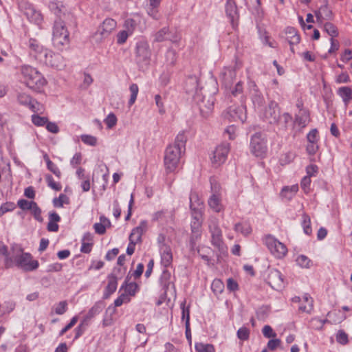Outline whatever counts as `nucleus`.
Masks as SVG:
<instances>
[{
  "label": "nucleus",
  "instance_id": "f257e3e1",
  "mask_svg": "<svg viewBox=\"0 0 352 352\" xmlns=\"http://www.w3.org/2000/svg\"><path fill=\"white\" fill-rule=\"evenodd\" d=\"M21 73L22 75L21 80L32 89L39 91L46 84V80L42 74L31 66H22Z\"/></svg>",
  "mask_w": 352,
  "mask_h": 352
},
{
  "label": "nucleus",
  "instance_id": "f03ea898",
  "mask_svg": "<svg viewBox=\"0 0 352 352\" xmlns=\"http://www.w3.org/2000/svg\"><path fill=\"white\" fill-rule=\"evenodd\" d=\"M151 52L146 41H139L135 47V62L138 67L146 69L150 64Z\"/></svg>",
  "mask_w": 352,
  "mask_h": 352
},
{
  "label": "nucleus",
  "instance_id": "7ed1b4c3",
  "mask_svg": "<svg viewBox=\"0 0 352 352\" xmlns=\"http://www.w3.org/2000/svg\"><path fill=\"white\" fill-rule=\"evenodd\" d=\"M184 151L176 146L169 145L164 154V166L167 171H174L179 164L182 153Z\"/></svg>",
  "mask_w": 352,
  "mask_h": 352
},
{
  "label": "nucleus",
  "instance_id": "20e7f679",
  "mask_svg": "<svg viewBox=\"0 0 352 352\" xmlns=\"http://www.w3.org/2000/svg\"><path fill=\"white\" fill-rule=\"evenodd\" d=\"M52 41L58 48L69 43V32L60 19L54 23Z\"/></svg>",
  "mask_w": 352,
  "mask_h": 352
},
{
  "label": "nucleus",
  "instance_id": "39448f33",
  "mask_svg": "<svg viewBox=\"0 0 352 352\" xmlns=\"http://www.w3.org/2000/svg\"><path fill=\"white\" fill-rule=\"evenodd\" d=\"M223 116L230 122L243 123L247 118L246 109L243 105L230 106L223 112Z\"/></svg>",
  "mask_w": 352,
  "mask_h": 352
},
{
  "label": "nucleus",
  "instance_id": "423d86ee",
  "mask_svg": "<svg viewBox=\"0 0 352 352\" xmlns=\"http://www.w3.org/2000/svg\"><path fill=\"white\" fill-rule=\"evenodd\" d=\"M266 143L267 140L265 136L261 133H256L251 138V152L256 157L264 156L267 152Z\"/></svg>",
  "mask_w": 352,
  "mask_h": 352
},
{
  "label": "nucleus",
  "instance_id": "0eeeda50",
  "mask_svg": "<svg viewBox=\"0 0 352 352\" xmlns=\"http://www.w3.org/2000/svg\"><path fill=\"white\" fill-rule=\"evenodd\" d=\"M117 23L113 19H106L94 35L96 41L100 43L103 39L108 37L116 29Z\"/></svg>",
  "mask_w": 352,
  "mask_h": 352
},
{
  "label": "nucleus",
  "instance_id": "6e6552de",
  "mask_svg": "<svg viewBox=\"0 0 352 352\" xmlns=\"http://www.w3.org/2000/svg\"><path fill=\"white\" fill-rule=\"evenodd\" d=\"M193 100L199 106L200 112L204 117H207L212 112L214 102L210 97L206 99V96H204L201 91L193 95Z\"/></svg>",
  "mask_w": 352,
  "mask_h": 352
},
{
  "label": "nucleus",
  "instance_id": "1a4fd4ad",
  "mask_svg": "<svg viewBox=\"0 0 352 352\" xmlns=\"http://www.w3.org/2000/svg\"><path fill=\"white\" fill-rule=\"evenodd\" d=\"M263 117L271 124H280V110L278 104L275 102H270L265 109Z\"/></svg>",
  "mask_w": 352,
  "mask_h": 352
},
{
  "label": "nucleus",
  "instance_id": "9d476101",
  "mask_svg": "<svg viewBox=\"0 0 352 352\" xmlns=\"http://www.w3.org/2000/svg\"><path fill=\"white\" fill-rule=\"evenodd\" d=\"M193 199H198L197 195L196 194L190 195V207L192 211V221L190 224L191 230H192V232L197 235V234H199V230L201 226V214L200 210L198 208H196L195 207V204L192 202ZM197 201H198L197 205L199 206V200H197Z\"/></svg>",
  "mask_w": 352,
  "mask_h": 352
},
{
  "label": "nucleus",
  "instance_id": "9b49d317",
  "mask_svg": "<svg viewBox=\"0 0 352 352\" xmlns=\"http://www.w3.org/2000/svg\"><path fill=\"white\" fill-rule=\"evenodd\" d=\"M265 241L271 253L276 257L281 258L286 254L287 252L286 246L274 237L267 236Z\"/></svg>",
  "mask_w": 352,
  "mask_h": 352
},
{
  "label": "nucleus",
  "instance_id": "f8f14e48",
  "mask_svg": "<svg viewBox=\"0 0 352 352\" xmlns=\"http://www.w3.org/2000/svg\"><path fill=\"white\" fill-rule=\"evenodd\" d=\"M225 12L226 16L230 19L232 27L236 29L239 25V12L234 0H226Z\"/></svg>",
  "mask_w": 352,
  "mask_h": 352
},
{
  "label": "nucleus",
  "instance_id": "ddd939ff",
  "mask_svg": "<svg viewBox=\"0 0 352 352\" xmlns=\"http://www.w3.org/2000/svg\"><path fill=\"white\" fill-rule=\"evenodd\" d=\"M229 151L230 144L228 143L223 142L219 145L214 151L212 163L216 166L223 163L226 160Z\"/></svg>",
  "mask_w": 352,
  "mask_h": 352
},
{
  "label": "nucleus",
  "instance_id": "4468645a",
  "mask_svg": "<svg viewBox=\"0 0 352 352\" xmlns=\"http://www.w3.org/2000/svg\"><path fill=\"white\" fill-rule=\"evenodd\" d=\"M41 63L57 69H61L65 66L64 58L60 54H55L50 50L47 52L45 59H43Z\"/></svg>",
  "mask_w": 352,
  "mask_h": 352
},
{
  "label": "nucleus",
  "instance_id": "2eb2a0df",
  "mask_svg": "<svg viewBox=\"0 0 352 352\" xmlns=\"http://www.w3.org/2000/svg\"><path fill=\"white\" fill-rule=\"evenodd\" d=\"M32 255L29 253H24L17 258L16 265L25 271H32L38 267L37 261H33Z\"/></svg>",
  "mask_w": 352,
  "mask_h": 352
},
{
  "label": "nucleus",
  "instance_id": "dca6fc26",
  "mask_svg": "<svg viewBox=\"0 0 352 352\" xmlns=\"http://www.w3.org/2000/svg\"><path fill=\"white\" fill-rule=\"evenodd\" d=\"M266 280L272 288L276 290L281 289L284 287L283 278L280 272L277 270H270Z\"/></svg>",
  "mask_w": 352,
  "mask_h": 352
},
{
  "label": "nucleus",
  "instance_id": "f3484780",
  "mask_svg": "<svg viewBox=\"0 0 352 352\" xmlns=\"http://www.w3.org/2000/svg\"><path fill=\"white\" fill-rule=\"evenodd\" d=\"M29 47L31 54L40 62L45 59L47 52H49L47 49H44L39 42L34 38H30L29 40Z\"/></svg>",
  "mask_w": 352,
  "mask_h": 352
},
{
  "label": "nucleus",
  "instance_id": "a211bd4d",
  "mask_svg": "<svg viewBox=\"0 0 352 352\" xmlns=\"http://www.w3.org/2000/svg\"><path fill=\"white\" fill-rule=\"evenodd\" d=\"M236 71L226 68L221 74V80L226 89H231L236 78Z\"/></svg>",
  "mask_w": 352,
  "mask_h": 352
},
{
  "label": "nucleus",
  "instance_id": "6ab92c4d",
  "mask_svg": "<svg viewBox=\"0 0 352 352\" xmlns=\"http://www.w3.org/2000/svg\"><path fill=\"white\" fill-rule=\"evenodd\" d=\"M147 228V224L146 221H142L140 225L131 231L129 235V241H132L133 243H138L141 242L142 236L144 232H146Z\"/></svg>",
  "mask_w": 352,
  "mask_h": 352
},
{
  "label": "nucleus",
  "instance_id": "aec40b11",
  "mask_svg": "<svg viewBox=\"0 0 352 352\" xmlns=\"http://www.w3.org/2000/svg\"><path fill=\"white\" fill-rule=\"evenodd\" d=\"M311 121L309 111L301 109L295 116V123L300 128H305Z\"/></svg>",
  "mask_w": 352,
  "mask_h": 352
},
{
  "label": "nucleus",
  "instance_id": "412c9836",
  "mask_svg": "<svg viewBox=\"0 0 352 352\" xmlns=\"http://www.w3.org/2000/svg\"><path fill=\"white\" fill-rule=\"evenodd\" d=\"M286 39L291 46V51L294 52L293 45L299 43L300 38L296 30L294 28H287L285 30Z\"/></svg>",
  "mask_w": 352,
  "mask_h": 352
},
{
  "label": "nucleus",
  "instance_id": "4be33fe9",
  "mask_svg": "<svg viewBox=\"0 0 352 352\" xmlns=\"http://www.w3.org/2000/svg\"><path fill=\"white\" fill-rule=\"evenodd\" d=\"M186 91L188 94H197V92L200 93L201 89L198 88V80L196 76H190L186 81L185 85Z\"/></svg>",
  "mask_w": 352,
  "mask_h": 352
},
{
  "label": "nucleus",
  "instance_id": "5701e85b",
  "mask_svg": "<svg viewBox=\"0 0 352 352\" xmlns=\"http://www.w3.org/2000/svg\"><path fill=\"white\" fill-rule=\"evenodd\" d=\"M211 234L212 245L221 250L223 245L221 230L217 226H214L211 228Z\"/></svg>",
  "mask_w": 352,
  "mask_h": 352
},
{
  "label": "nucleus",
  "instance_id": "b1692460",
  "mask_svg": "<svg viewBox=\"0 0 352 352\" xmlns=\"http://www.w3.org/2000/svg\"><path fill=\"white\" fill-rule=\"evenodd\" d=\"M117 277L113 274L108 276V284L106 287L104 298H107L112 294L117 289Z\"/></svg>",
  "mask_w": 352,
  "mask_h": 352
},
{
  "label": "nucleus",
  "instance_id": "393cba45",
  "mask_svg": "<svg viewBox=\"0 0 352 352\" xmlns=\"http://www.w3.org/2000/svg\"><path fill=\"white\" fill-rule=\"evenodd\" d=\"M162 263L164 266L168 267L173 261L171 250L169 246L164 245L162 248Z\"/></svg>",
  "mask_w": 352,
  "mask_h": 352
},
{
  "label": "nucleus",
  "instance_id": "a878e982",
  "mask_svg": "<svg viewBox=\"0 0 352 352\" xmlns=\"http://www.w3.org/2000/svg\"><path fill=\"white\" fill-rule=\"evenodd\" d=\"M316 16L318 21L331 19L332 12L327 6H321L318 11L316 12Z\"/></svg>",
  "mask_w": 352,
  "mask_h": 352
},
{
  "label": "nucleus",
  "instance_id": "bb28decb",
  "mask_svg": "<svg viewBox=\"0 0 352 352\" xmlns=\"http://www.w3.org/2000/svg\"><path fill=\"white\" fill-rule=\"evenodd\" d=\"M338 93L345 104L352 100V89L349 87H342L338 89Z\"/></svg>",
  "mask_w": 352,
  "mask_h": 352
},
{
  "label": "nucleus",
  "instance_id": "cd10ccee",
  "mask_svg": "<svg viewBox=\"0 0 352 352\" xmlns=\"http://www.w3.org/2000/svg\"><path fill=\"white\" fill-rule=\"evenodd\" d=\"M298 190V185H294L291 187H284L282 189V191L280 192V195L283 197H285L287 200H290L296 194V192Z\"/></svg>",
  "mask_w": 352,
  "mask_h": 352
},
{
  "label": "nucleus",
  "instance_id": "c85d7f7f",
  "mask_svg": "<svg viewBox=\"0 0 352 352\" xmlns=\"http://www.w3.org/2000/svg\"><path fill=\"white\" fill-rule=\"evenodd\" d=\"M303 301L306 302L307 304L302 305L299 307V310L302 312H306L308 314H310L311 311L313 310V299L311 298L308 294H305L303 296Z\"/></svg>",
  "mask_w": 352,
  "mask_h": 352
},
{
  "label": "nucleus",
  "instance_id": "c756f323",
  "mask_svg": "<svg viewBox=\"0 0 352 352\" xmlns=\"http://www.w3.org/2000/svg\"><path fill=\"white\" fill-rule=\"evenodd\" d=\"M210 207L215 212H219L221 210V205L220 204V199L219 197L213 194L208 200Z\"/></svg>",
  "mask_w": 352,
  "mask_h": 352
},
{
  "label": "nucleus",
  "instance_id": "7c9ffc66",
  "mask_svg": "<svg viewBox=\"0 0 352 352\" xmlns=\"http://www.w3.org/2000/svg\"><path fill=\"white\" fill-rule=\"evenodd\" d=\"M9 252H10L9 255V263L12 262V261L16 262L17 258L24 254L22 248L17 245H13Z\"/></svg>",
  "mask_w": 352,
  "mask_h": 352
},
{
  "label": "nucleus",
  "instance_id": "2f4dec72",
  "mask_svg": "<svg viewBox=\"0 0 352 352\" xmlns=\"http://www.w3.org/2000/svg\"><path fill=\"white\" fill-rule=\"evenodd\" d=\"M186 142V137L184 132H181L177 135L174 144L170 146L178 147L185 151Z\"/></svg>",
  "mask_w": 352,
  "mask_h": 352
},
{
  "label": "nucleus",
  "instance_id": "473e14b6",
  "mask_svg": "<svg viewBox=\"0 0 352 352\" xmlns=\"http://www.w3.org/2000/svg\"><path fill=\"white\" fill-rule=\"evenodd\" d=\"M102 309V305L101 303H96L94 307H92L87 314L84 318V321L88 322L90 319L94 318L96 315L98 314Z\"/></svg>",
  "mask_w": 352,
  "mask_h": 352
},
{
  "label": "nucleus",
  "instance_id": "72a5a7b5",
  "mask_svg": "<svg viewBox=\"0 0 352 352\" xmlns=\"http://www.w3.org/2000/svg\"><path fill=\"white\" fill-rule=\"evenodd\" d=\"M124 289V294L130 296H135L136 291L138 288V285L135 283H127V280H125L124 284L122 286V289Z\"/></svg>",
  "mask_w": 352,
  "mask_h": 352
},
{
  "label": "nucleus",
  "instance_id": "f704fd0d",
  "mask_svg": "<svg viewBox=\"0 0 352 352\" xmlns=\"http://www.w3.org/2000/svg\"><path fill=\"white\" fill-rule=\"evenodd\" d=\"M169 30L168 28H163L159 30L155 35L154 41L156 42H162L166 39H170L168 36Z\"/></svg>",
  "mask_w": 352,
  "mask_h": 352
},
{
  "label": "nucleus",
  "instance_id": "c9c22d12",
  "mask_svg": "<svg viewBox=\"0 0 352 352\" xmlns=\"http://www.w3.org/2000/svg\"><path fill=\"white\" fill-rule=\"evenodd\" d=\"M45 178L47 183V186L52 189L56 191H60L62 189L61 184L59 182H56L51 175L47 174L45 176Z\"/></svg>",
  "mask_w": 352,
  "mask_h": 352
},
{
  "label": "nucleus",
  "instance_id": "e433bc0d",
  "mask_svg": "<svg viewBox=\"0 0 352 352\" xmlns=\"http://www.w3.org/2000/svg\"><path fill=\"white\" fill-rule=\"evenodd\" d=\"M64 204H69V197L65 194H60L58 198H54L53 199V204L54 207L61 208L63 206Z\"/></svg>",
  "mask_w": 352,
  "mask_h": 352
},
{
  "label": "nucleus",
  "instance_id": "4c0bfd02",
  "mask_svg": "<svg viewBox=\"0 0 352 352\" xmlns=\"http://www.w3.org/2000/svg\"><path fill=\"white\" fill-rule=\"evenodd\" d=\"M302 226L303 227L304 232L309 235L311 233V219L308 214L303 213Z\"/></svg>",
  "mask_w": 352,
  "mask_h": 352
},
{
  "label": "nucleus",
  "instance_id": "58836bf2",
  "mask_svg": "<svg viewBox=\"0 0 352 352\" xmlns=\"http://www.w3.org/2000/svg\"><path fill=\"white\" fill-rule=\"evenodd\" d=\"M195 349L198 352H214V348L212 344H204L201 342L195 344Z\"/></svg>",
  "mask_w": 352,
  "mask_h": 352
},
{
  "label": "nucleus",
  "instance_id": "ea45409f",
  "mask_svg": "<svg viewBox=\"0 0 352 352\" xmlns=\"http://www.w3.org/2000/svg\"><path fill=\"white\" fill-rule=\"evenodd\" d=\"M324 29L331 38L336 37L338 35L337 28L331 23H326L324 25Z\"/></svg>",
  "mask_w": 352,
  "mask_h": 352
},
{
  "label": "nucleus",
  "instance_id": "a19ab883",
  "mask_svg": "<svg viewBox=\"0 0 352 352\" xmlns=\"http://www.w3.org/2000/svg\"><path fill=\"white\" fill-rule=\"evenodd\" d=\"M10 252H8V248L2 242H0V258L4 257L6 265L8 267L9 265V255Z\"/></svg>",
  "mask_w": 352,
  "mask_h": 352
},
{
  "label": "nucleus",
  "instance_id": "79ce46f5",
  "mask_svg": "<svg viewBox=\"0 0 352 352\" xmlns=\"http://www.w3.org/2000/svg\"><path fill=\"white\" fill-rule=\"evenodd\" d=\"M234 229L236 231L240 232L245 236L248 235L252 232V229L249 225H243L241 223H236Z\"/></svg>",
  "mask_w": 352,
  "mask_h": 352
},
{
  "label": "nucleus",
  "instance_id": "37998d69",
  "mask_svg": "<svg viewBox=\"0 0 352 352\" xmlns=\"http://www.w3.org/2000/svg\"><path fill=\"white\" fill-rule=\"evenodd\" d=\"M17 100L21 104L28 106L31 103L32 99L29 95L21 93L18 94Z\"/></svg>",
  "mask_w": 352,
  "mask_h": 352
},
{
  "label": "nucleus",
  "instance_id": "c03bdc74",
  "mask_svg": "<svg viewBox=\"0 0 352 352\" xmlns=\"http://www.w3.org/2000/svg\"><path fill=\"white\" fill-rule=\"evenodd\" d=\"M130 91H131V98L129 101V105H132L137 98L138 94V87L136 84H132L129 87Z\"/></svg>",
  "mask_w": 352,
  "mask_h": 352
},
{
  "label": "nucleus",
  "instance_id": "a18cd8bd",
  "mask_svg": "<svg viewBox=\"0 0 352 352\" xmlns=\"http://www.w3.org/2000/svg\"><path fill=\"white\" fill-rule=\"evenodd\" d=\"M31 210L32 214L34 215V217L38 221L42 222L43 218L41 217V210L38 206L36 202L34 203L32 205V208L30 210Z\"/></svg>",
  "mask_w": 352,
  "mask_h": 352
},
{
  "label": "nucleus",
  "instance_id": "49530a36",
  "mask_svg": "<svg viewBox=\"0 0 352 352\" xmlns=\"http://www.w3.org/2000/svg\"><path fill=\"white\" fill-rule=\"evenodd\" d=\"M327 320H322L318 318H313L310 322V327L314 329L320 330Z\"/></svg>",
  "mask_w": 352,
  "mask_h": 352
},
{
  "label": "nucleus",
  "instance_id": "de8ad7c7",
  "mask_svg": "<svg viewBox=\"0 0 352 352\" xmlns=\"http://www.w3.org/2000/svg\"><path fill=\"white\" fill-rule=\"evenodd\" d=\"M16 208V206L12 202H6L2 204L0 207V217L3 215L6 212L12 211Z\"/></svg>",
  "mask_w": 352,
  "mask_h": 352
},
{
  "label": "nucleus",
  "instance_id": "09e8293b",
  "mask_svg": "<svg viewBox=\"0 0 352 352\" xmlns=\"http://www.w3.org/2000/svg\"><path fill=\"white\" fill-rule=\"evenodd\" d=\"M137 25V23L133 19H127L124 21V26L125 28V30L128 32L132 34L134 30L135 29V27Z\"/></svg>",
  "mask_w": 352,
  "mask_h": 352
},
{
  "label": "nucleus",
  "instance_id": "8fccbe9b",
  "mask_svg": "<svg viewBox=\"0 0 352 352\" xmlns=\"http://www.w3.org/2000/svg\"><path fill=\"white\" fill-rule=\"evenodd\" d=\"M104 122L109 129L113 128L117 123V118L114 113H109L104 119Z\"/></svg>",
  "mask_w": 352,
  "mask_h": 352
},
{
  "label": "nucleus",
  "instance_id": "3c124183",
  "mask_svg": "<svg viewBox=\"0 0 352 352\" xmlns=\"http://www.w3.org/2000/svg\"><path fill=\"white\" fill-rule=\"evenodd\" d=\"M47 118L41 117L38 115H33L32 116V122L38 126H44L47 122Z\"/></svg>",
  "mask_w": 352,
  "mask_h": 352
},
{
  "label": "nucleus",
  "instance_id": "603ef678",
  "mask_svg": "<svg viewBox=\"0 0 352 352\" xmlns=\"http://www.w3.org/2000/svg\"><path fill=\"white\" fill-rule=\"evenodd\" d=\"M336 340L341 344H346L349 342L348 335L343 330H339L336 335Z\"/></svg>",
  "mask_w": 352,
  "mask_h": 352
},
{
  "label": "nucleus",
  "instance_id": "864d4df0",
  "mask_svg": "<svg viewBox=\"0 0 352 352\" xmlns=\"http://www.w3.org/2000/svg\"><path fill=\"white\" fill-rule=\"evenodd\" d=\"M34 201H29L26 199H19L17 202L18 206L23 210H30Z\"/></svg>",
  "mask_w": 352,
  "mask_h": 352
},
{
  "label": "nucleus",
  "instance_id": "5fc2aeb1",
  "mask_svg": "<svg viewBox=\"0 0 352 352\" xmlns=\"http://www.w3.org/2000/svg\"><path fill=\"white\" fill-rule=\"evenodd\" d=\"M250 336V331L246 327H241L237 331V337L241 340H248Z\"/></svg>",
  "mask_w": 352,
  "mask_h": 352
},
{
  "label": "nucleus",
  "instance_id": "6e6d98bb",
  "mask_svg": "<svg viewBox=\"0 0 352 352\" xmlns=\"http://www.w3.org/2000/svg\"><path fill=\"white\" fill-rule=\"evenodd\" d=\"M296 262H297L298 265H299L300 266H301L302 267L308 268V267H309V264H310L311 261L306 256L300 255L297 258Z\"/></svg>",
  "mask_w": 352,
  "mask_h": 352
},
{
  "label": "nucleus",
  "instance_id": "4d7b16f0",
  "mask_svg": "<svg viewBox=\"0 0 352 352\" xmlns=\"http://www.w3.org/2000/svg\"><path fill=\"white\" fill-rule=\"evenodd\" d=\"M81 140L87 144L91 146H95L97 143V138L94 136L89 135H81Z\"/></svg>",
  "mask_w": 352,
  "mask_h": 352
},
{
  "label": "nucleus",
  "instance_id": "13d9d810",
  "mask_svg": "<svg viewBox=\"0 0 352 352\" xmlns=\"http://www.w3.org/2000/svg\"><path fill=\"white\" fill-rule=\"evenodd\" d=\"M131 300L130 297L126 294H122L118 298L114 301L116 307L121 306L124 302H128Z\"/></svg>",
  "mask_w": 352,
  "mask_h": 352
},
{
  "label": "nucleus",
  "instance_id": "bf43d9fd",
  "mask_svg": "<svg viewBox=\"0 0 352 352\" xmlns=\"http://www.w3.org/2000/svg\"><path fill=\"white\" fill-rule=\"evenodd\" d=\"M129 34H131L125 30L119 32L117 34V43L120 45L124 43L127 40V38L129 37Z\"/></svg>",
  "mask_w": 352,
  "mask_h": 352
},
{
  "label": "nucleus",
  "instance_id": "052dcab7",
  "mask_svg": "<svg viewBox=\"0 0 352 352\" xmlns=\"http://www.w3.org/2000/svg\"><path fill=\"white\" fill-rule=\"evenodd\" d=\"M67 309V302L66 300L60 301L55 308V313L58 315L63 314Z\"/></svg>",
  "mask_w": 352,
  "mask_h": 352
},
{
  "label": "nucleus",
  "instance_id": "680f3d73",
  "mask_svg": "<svg viewBox=\"0 0 352 352\" xmlns=\"http://www.w3.org/2000/svg\"><path fill=\"white\" fill-rule=\"evenodd\" d=\"M211 287L215 293L221 292L223 288V284L219 279H215L212 281Z\"/></svg>",
  "mask_w": 352,
  "mask_h": 352
},
{
  "label": "nucleus",
  "instance_id": "e2e57ef3",
  "mask_svg": "<svg viewBox=\"0 0 352 352\" xmlns=\"http://www.w3.org/2000/svg\"><path fill=\"white\" fill-rule=\"evenodd\" d=\"M308 142L318 143V131L316 129H312L307 135Z\"/></svg>",
  "mask_w": 352,
  "mask_h": 352
},
{
  "label": "nucleus",
  "instance_id": "0e129e2a",
  "mask_svg": "<svg viewBox=\"0 0 352 352\" xmlns=\"http://www.w3.org/2000/svg\"><path fill=\"white\" fill-rule=\"evenodd\" d=\"M47 167L50 171L54 173L58 178L61 177V172L56 164L52 162H48Z\"/></svg>",
  "mask_w": 352,
  "mask_h": 352
},
{
  "label": "nucleus",
  "instance_id": "69168bd1",
  "mask_svg": "<svg viewBox=\"0 0 352 352\" xmlns=\"http://www.w3.org/2000/svg\"><path fill=\"white\" fill-rule=\"evenodd\" d=\"M311 179L309 177H304L301 181V188L305 193H308L310 190Z\"/></svg>",
  "mask_w": 352,
  "mask_h": 352
},
{
  "label": "nucleus",
  "instance_id": "338daca9",
  "mask_svg": "<svg viewBox=\"0 0 352 352\" xmlns=\"http://www.w3.org/2000/svg\"><path fill=\"white\" fill-rule=\"evenodd\" d=\"M263 336L267 338H275L276 334L274 332L272 328L269 325H265L263 328Z\"/></svg>",
  "mask_w": 352,
  "mask_h": 352
},
{
  "label": "nucleus",
  "instance_id": "774afa93",
  "mask_svg": "<svg viewBox=\"0 0 352 352\" xmlns=\"http://www.w3.org/2000/svg\"><path fill=\"white\" fill-rule=\"evenodd\" d=\"M87 325V322H85V321H82L78 326L77 328H76L75 331H76V336H75V339H77L80 336H82V334L84 333L85 330V327Z\"/></svg>",
  "mask_w": 352,
  "mask_h": 352
}]
</instances>
